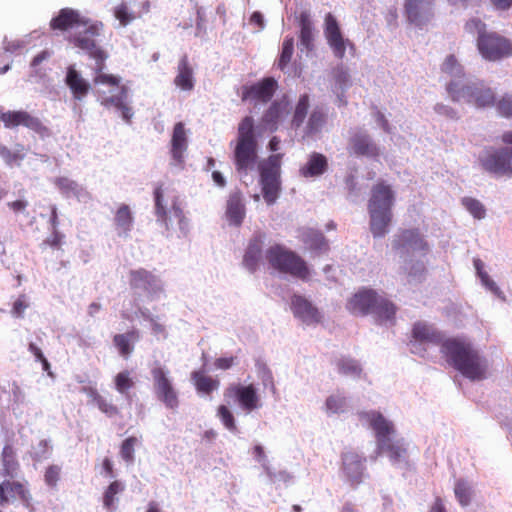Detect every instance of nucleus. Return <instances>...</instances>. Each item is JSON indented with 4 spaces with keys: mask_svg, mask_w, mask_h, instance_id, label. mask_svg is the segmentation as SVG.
Here are the masks:
<instances>
[{
    "mask_svg": "<svg viewBox=\"0 0 512 512\" xmlns=\"http://www.w3.org/2000/svg\"><path fill=\"white\" fill-rule=\"evenodd\" d=\"M411 352L424 356L426 346H440V352L446 362L471 381L486 378L487 363L479 351L469 341L444 335L431 325L417 322L412 328Z\"/></svg>",
    "mask_w": 512,
    "mask_h": 512,
    "instance_id": "1",
    "label": "nucleus"
},
{
    "mask_svg": "<svg viewBox=\"0 0 512 512\" xmlns=\"http://www.w3.org/2000/svg\"><path fill=\"white\" fill-rule=\"evenodd\" d=\"M78 27L85 29L70 35L67 38L69 43L87 54L102 48L97 44V37L101 35L104 28L101 21H93L72 8H62L50 21L52 30L68 31Z\"/></svg>",
    "mask_w": 512,
    "mask_h": 512,
    "instance_id": "2",
    "label": "nucleus"
},
{
    "mask_svg": "<svg viewBox=\"0 0 512 512\" xmlns=\"http://www.w3.org/2000/svg\"><path fill=\"white\" fill-rule=\"evenodd\" d=\"M464 29L469 34H477L476 46L485 60L496 62L512 55V41L498 32L488 31L481 19H469Z\"/></svg>",
    "mask_w": 512,
    "mask_h": 512,
    "instance_id": "3",
    "label": "nucleus"
},
{
    "mask_svg": "<svg viewBox=\"0 0 512 512\" xmlns=\"http://www.w3.org/2000/svg\"><path fill=\"white\" fill-rule=\"evenodd\" d=\"M394 200L395 196L391 186L384 181H380L372 187L368 212L370 231L375 238L384 237L388 233L393 218Z\"/></svg>",
    "mask_w": 512,
    "mask_h": 512,
    "instance_id": "4",
    "label": "nucleus"
},
{
    "mask_svg": "<svg viewBox=\"0 0 512 512\" xmlns=\"http://www.w3.org/2000/svg\"><path fill=\"white\" fill-rule=\"evenodd\" d=\"M265 259L276 272L306 281L310 278L307 262L295 251L282 244H273L265 251Z\"/></svg>",
    "mask_w": 512,
    "mask_h": 512,
    "instance_id": "5",
    "label": "nucleus"
},
{
    "mask_svg": "<svg viewBox=\"0 0 512 512\" xmlns=\"http://www.w3.org/2000/svg\"><path fill=\"white\" fill-rule=\"evenodd\" d=\"M446 91L453 102H466L478 108L493 106L496 101L492 88L482 82L454 79L447 84Z\"/></svg>",
    "mask_w": 512,
    "mask_h": 512,
    "instance_id": "6",
    "label": "nucleus"
},
{
    "mask_svg": "<svg viewBox=\"0 0 512 512\" xmlns=\"http://www.w3.org/2000/svg\"><path fill=\"white\" fill-rule=\"evenodd\" d=\"M257 160V140L254 135V120L244 117L238 126V135L234 149V163L237 171L247 172Z\"/></svg>",
    "mask_w": 512,
    "mask_h": 512,
    "instance_id": "7",
    "label": "nucleus"
},
{
    "mask_svg": "<svg viewBox=\"0 0 512 512\" xmlns=\"http://www.w3.org/2000/svg\"><path fill=\"white\" fill-rule=\"evenodd\" d=\"M283 154H273L259 163L260 185L265 202L274 204L281 190L280 171Z\"/></svg>",
    "mask_w": 512,
    "mask_h": 512,
    "instance_id": "8",
    "label": "nucleus"
},
{
    "mask_svg": "<svg viewBox=\"0 0 512 512\" xmlns=\"http://www.w3.org/2000/svg\"><path fill=\"white\" fill-rule=\"evenodd\" d=\"M154 391L157 399L169 409L179 406L178 392L174 387L170 372L156 362L151 369Z\"/></svg>",
    "mask_w": 512,
    "mask_h": 512,
    "instance_id": "9",
    "label": "nucleus"
},
{
    "mask_svg": "<svg viewBox=\"0 0 512 512\" xmlns=\"http://www.w3.org/2000/svg\"><path fill=\"white\" fill-rule=\"evenodd\" d=\"M483 170L495 176L512 174V147L490 148L479 156Z\"/></svg>",
    "mask_w": 512,
    "mask_h": 512,
    "instance_id": "10",
    "label": "nucleus"
},
{
    "mask_svg": "<svg viewBox=\"0 0 512 512\" xmlns=\"http://www.w3.org/2000/svg\"><path fill=\"white\" fill-rule=\"evenodd\" d=\"M224 397L227 400H234L237 402L247 413L258 409L261 406L260 397L253 384H231L225 389Z\"/></svg>",
    "mask_w": 512,
    "mask_h": 512,
    "instance_id": "11",
    "label": "nucleus"
},
{
    "mask_svg": "<svg viewBox=\"0 0 512 512\" xmlns=\"http://www.w3.org/2000/svg\"><path fill=\"white\" fill-rule=\"evenodd\" d=\"M435 0H405L404 13L407 21L422 28L434 17L433 5Z\"/></svg>",
    "mask_w": 512,
    "mask_h": 512,
    "instance_id": "12",
    "label": "nucleus"
},
{
    "mask_svg": "<svg viewBox=\"0 0 512 512\" xmlns=\"http://www.w3.org/2000/svg\"><path fill=\"white\" fill-rule=\"evenodd\" d=\"M0 120L9 129L22 125L41 135L48 133V128L39 118L23 110L3 112L0 114Z\"/></svg>",
    "mask_w": 512,
    "mask_h": 512,
    "instance_id": "13",
    "label": "nucleus"
},
{
    "mask_svg": "<svg viewBox=\"0 0 512 512\" xmlns=\"http://www.w3.org/2000/svg\"><path fill=\"white\" fill-rule=\"evenodd\" d=\"M277 87L278 84L274 78L266 77L255 84L243 86L241 99L267 103L273 97Z\"/></svg>",
    "mask_w": 512,
    "mask_h": 512,
    "instance_id": "14",
    "label": "nucleus"
},
{
    "mask_svg": "<svg viewBox=\"0 0 512 512\" xmlns=\"http://www.w3.org/2000/svg\"><path fill=\"white\" fill-rule=\"evenodd\" d=\"M341 470L352 487H357L363 479L365 458L355 451H348L341 456Z\"/></svg>",
    "mask_w": 512,
    "mask_h": 512,
    "instance_id": "15",
    "label": "nucleus"
},
{
    "mask_svg": "<svg viewBox=\"0 0 512 512\" xmlns=\"http://www.w3.org/2000/svg\"><path fill=\"white\" fill-rule=\"evenodd\" d=\"M378 293L373 289L361 288L346 303L347 310L356 316L371 314Z\"/></svg>",
    "mask_w": 512,
    "mask_h": 512,
    "instance_id": "16",
    "label": "nucleus"
},
{
    "mask_svg": "<svg viewBox=\"0 0 512 512\" xmlns=\"http://www.w3.org/2000/svg\"><path fill=\"white\" fill-rule=\"evenodd\" d=\"M154 200H155V214L157 216V220L165 225L166 228H168L170 215H172L174 218L178 220V222L181 224L184 220V214L180 207V204L178 202L177 198H174L171 202V207L169 211L167 210V203L164 201V195L163 190L161 186H158L154 190Z\"/></svg>",
    "mask_w": 512,
    "mask_h": 512,
    "instance_id": "17",
    "label": "nucleus"
},
{
    "mask_svg": "<svg viewBox=\"0 0 512 512\" xmlns=\"http://www.w3.org/2000/svg\"><path fill=\"white\" fill-rule=\"evenodd\" d=\"M349 152L358 157L376 158L380 151L370 135L363 131L354 132L349 138Z\"/></svg>",
    "mask_w": 512,
    "mask_h": 512,
    "instance_id": "18",
    "label": "nucleus"
},
{
    "mask_svg": "<svg viewBox=\"0 0 512 512\" xmlns=\"http://www.w3.org/2000/svg\"><path fill=\"white\" fill-rule=\"evenodd\" d=\"M16 498L26 505L30 504L31 494L24 483L10 480L0 483V506H6Z\"/></svg>",
    "mask_w": 512,
    "mask_h": 512,
    "instance_id": "19",
    "label": "nucleus"
},
{
    "mask_svg": "<svg viewBox=\"0 0 512 512\" xmlns=\"http://www.w3.org/2000/svg\"><path fill=\"white\" fill-rule=\"evenodd\" d=\"M324 33L334 55L342 59L346 51L345 40L341 34L336 18L331 13H328L325 17Z\"/></svg>",
    "mask_w": 512,
    "mask_h": 512,
    "instance_id": "20",
    "label": "nucleus"
},
{
    "mask_svg": "<svg viewBox=\"0 0 512 512\" xmlns=\"http://www.w3.org/2000/svg\"><path fill=\"white\" fill-rule=\"evenodd\" d=\"M291 310L295 317L306 324L319 323L321 314L318 309L305 297L294 294L291 298Z\"/></svg>",
    "mask_w": 512,
    "mask_h": 512,
    "instance_id": "21",
    "label": "nucleus"
},
{
    "mask_svg": "<svg viewBox=\"0 0 512 512\" xmlns=\"http://www.w3.org/2000/svg\"><path fill=\"white\" fill-rule=\"evenodd\" d=\"M129 284L133 290H141L148 294L159 290L158 279L150 271L139 268L129 272Z\"/></svg>",
    "mask_w": 512,
    "mask_h": 512,
    "instance_id": "22",
    "label": "nucleus"
},
{
    "mask_svg": "<svg viewBox=\"0 0 512 512\" xmlns=\"http://www.w3.org/2000/svg\"><path fill=\"white\" fill-rule=\"evenodd\" d=\"M392 247L394 250H401L406 247L421 251L428 250V244L418 229L401 230L392 241Z\"/></svg>",
    "mask_w": 512,
    "mask_h": 512,
    "instance_id": "23",
    "label": "nucleus"
},
{
    "mask_svg": "<svg viewBox=\"0 0 512 512\" xmlns=\"http://www.w3.org/2000/svg\"><path fill=\"white\" fill-rule=\"evenodd\" d=\"M360 415L369 421L371 428L375 432L377 444L382 443V440L389 439L390 435L395 431L393 424L385 419L380 412L371 411L361 413Z\"/></svg>",
    "mask_w": 512,
    "mask_h": 512,
    "instance_id": "24",
    "label": "nucleus"
},
{
    "mask_svg": "<svg viewBox=\"0 0 512 512\" xmlns=\"http://www.w3.org/2000/svg\"><path fill=\"white\" fill-rule=\"evenodd\" d=\"M263 242V236L261 234L254 235L249 240L243 256V265L252 273L258 269L262 259Z\"/></svg>",
    "mask_w": 512,
    "mask_h": 512,
    "instance_id": "25",
    "label": "nucleus"
},
{
    "mask_svg": "<svg viewBox=\"0 0 512 512\" xmlns=\"http://www.w3.org/2000/svg\"><path fill=\"white\" fill-rule=\"evenodd\" d=\"M290 113V103L286 98L274 101L263 116V122L276 130L277 125L286 119Z\"/></svg>",
    "mask_w": 512,
    "mask_h": 512,
    "instance_id": "26",
    "label": "nucleus"
},
{
    "mask_svg": "<svg viewBox=\"0 0 512 512\" xmlns=\"http://www.w3.org/2000/svg\"><path fill=\"white\" fill-rule=\"evenodd\" d=\"M82 392L85 393L90 398L91 402L107 417L113 418L121 414L120 408L114 404L112 400L102 396L95 387L85 386L82 388Z\"/></svg>",
    "mask_w": 512,
    "mask_h": 512,
    "instance_id": "27",
    "label": "nucleus"
},
{
    "mask_svg": "<svg viewBox=\"0 0 512 512\" xmlns=\"http://www.w3.org/2000/svg\"><path fill=\"white\" fill-rule=\"evenodd\" d=\"M396 313L397 306L388 298L378 294L377 301L375 302L371 312V314L375 316L376 321L379 323L389 322L393 325L395 323Z\"/></svg>",
    "mask_w": 512,
    "mask_h": 512,
    "instance_id": "28",
    "label": "nucleus"
},
{
    "mask_svg": "<svg viewBox=\"0 0 512 512\" xmlns=\"http://www.w3.org/2000/svg\"><path fill=\"white\" fill-rule=\"evenodd\" d=\"M187 149V137L184 124L178 122L174 125L171 138V155L177 164L183 163L184 153Z\"/></svg>",
    "mask_w": 512,
    "mask_h": 512,
    "instance_id": "29",
    "label": "nucleus"
},
{
    "mask_svg": "<svg viewBox=\"0 0 512 512\" xmlns=\"http://www.w3.org/2000/svg\"><path fill=\"white\" fill-rule=\"evenodd\" d=\"M66 85L72 92L74 99L81 101L89 93V83L74 68L69 67L65 79Z\"/></svg>",
    "mask_w": 512,
    "mask_h": 512,
    "instance_id": "30",
    "label": "nucleus"
},
{
    "mask_svg": "<svg viewBox=\"0 0 512 512\" xmlns=\"http://www.w3.org/2000/svg\"><path fill=\"white\" fill-rule=\"evenodd\" d=\"M378 449L385 453L393 464L407 460L408 452L403 440H393L391 438L382 440L378 444Z\"/></svg>",
    "mask_w": 512,
    "mask_h": 512,
    "instance_id": "31",
    "label": "nucleus"
},
{
    "mask_svg": "<svg viewBox=\"0 0 512 512\" xmlns=\"http://www.w3.org/2000/svg\"><path fill=\"white\" fill-rule=\"evenodd\" d=\"M246 210L239 193H233L229 196L226 206V217L229 224L236 227L241 226L245 218Z\"/></svg>",
    "mask_w": 512,
    "mask_h": 512,
    "instance_id": "32",
    "label": "nucleus"
},
{
    "mask_svg": "<svg viewBox=\"0 0 512 512\" xmlns=\"http://www.w3.org/2000/svg\"><path fill=\"white\" fill-rule=\"evenodd\" d=\"M328 169L326 156L321 153L313 152L307 163L299 170L301 176L305 178L317 177L324 174Z\"/></svg>",
    "mask_w": 512,
    "mask_h": 512,
    "instance_id": "33",
    "label": "nucleus"
},
{
    "mask_svg": "<svg viewBox=\"0 0 512 512\" xmlns=\"http://www.w3.org/2000/svg\"><path fill=\"white\" fill-rule=\"evenodd\" d=\"M302 241L306 247L316 255L325 254L330 249L325 236L321 232L313 229H308L303 232Z\"/></svg>",
    "mask_w": 512,
    "mask_h": 512,
    "instance_id": "34",
    "label": "nucleus"
},
{
    "mask_svg": "<svg viewBox=\"0 0 512 512\" xmlns=\"http://www.w3.org/2000/svg\"><path fill=\"white\" fill-rule=\"evenodd\" d=\"M177 71L174 79L175 85L184 91L192 90L194 87L193 69L187 55H183L179 60Z\"/></svg>",
    "mask_w": 512,
    "mask_h": 512,
    "instance_id": "35",
    "label": "nucleus"
},
{
    "mask_svg": "<svg viewBox=\"0 0 512 512\" xmlns=\"http://www.w3.org/2000/svg\"><path fill=\"white\" fill-rule=\"evenodd\" d=\"M2 475L14 478L20 470V463L17 459L15 448L11 444H6L1 453Z\"/></svg>",
    "mask_w": 512,
    "mask_h": 512,
    "instance_id": "36",
    "label": "nucleus"
},
{
    "mask_svg": "<svg viewBox=\"0 0 512 512\" xmlns=\"http://www.w3.org/2000/svg\"><path fill=\"white\" fill-rule=\"evenodd\" d=\"M114 222L116 229L118 231V234L120 236L127 237L130 233V231L133 228L134 218L131 212V209L126 204H121L114 217Z\"/></svg>",
    "mask_w": 512,
    "mask_h": 512,
    "instance_id": "37",
    "label": "nucleus"
},
{
    "mask_svg": "<svg viewBox=\"0 0 512 512\" xmlns=\"http://www.w3.org/2000/svg\"><path fill=\"white\" fill-rule=\"evenodd\" d=\"M124 491L125 484L120 480H114L107 486L103 493L102 502L108 512H114L117 509V495Z\"/></svg>",
    "mask_w": 512,
    "mask_h": 512,
    "instance_id": "38",
    "label": "nucleus"
},
{
    "mask_svg": "<svg viewBox=\"0 0 512 512\" xmlns=\"http://www.w3.org/2000/svg\"><path fill=\"white\" fill-rule=\"evenodd\" d=\"M139 339V333L137 330H131L124 334H116L113 337V343L118 349L121 356L128 358L133 352L134 347L131 342H135Z\"/></svg>",
    "mask_w": 512,
    "mask_h": 512,
    "instance_id": "39",
    "label": "nucleus"
},
{
    "mask_svg": "<svg viewBox=\"0 0 512 512\" xmlns=\"http://www.w3.org/2000/svg\"><path fill=\"white\" fill-rule=\"evenodd\" d=\"M335 365L338 373L343 376L354 379L362 376L363 369L360 363L354 358L343 356L335 361Z\"/></svg>",
    "mask_w": 512,
    "mask_h": 512,
    "instance_id": "40",
    "label": "nucleus"
},
{
    "mask_svg": "<svg viewBox=\"0 0 512 512\" xmlns=\"http://www.w3.org/2000/svg\"><path fill=\"white\" fill-rule=\"evenodd\" d=\"M191 379L198 392L204 394H210L212 391L218 389L220 382L217 379L205 375L202 371H193Z\"/></svg>",
    "mask_w": 512,
    "mask_h": 512,
    "instance_id": "41",
    "label": "nucleus"
},
{
    "mask_svg": "<svg viewBox=\"0 0 512 512\" xmlns=\"http://www.w3.org/2000/svg\"><path fill=\"white\" fill-rule=\"evenodd\" d=\"M300 27V41L303 46L310 49L313 41L312 21L308 11H302L298 16Z\"/></svg>",
    "mask_w": 512,
    "mask_h": 512,
    "instance_id": "42",
    "label": "nucleus"
},
{
    "mask_svg": "<svg viewBox=\"0 0 512 512\" xmlns=\"http://www.w3.org/2000/svg\"><path fill=\"white\" fill-rule=\"evenodd\" d=\"M309 100L310 99L308 94H303L298 99L291 121V125L295 129L299 128L303 124L307 116Z\"/></svg>",
    "mask_w": 512,
    "mask_h": 512,
    "instance_id": "43",
    "label": "nucleus"
},
{
    "mask_svg": "<svg viewBox=\"0 0 512 512\" xmlns=\"http://www.w3.org/2000/svg\"><path fill=\"white\" fill-rule=\"evenodd\" d=\"M326 122V113L320 107L314 108L307 122V133L314 134L318 132Z\"/></svg>",
    "mask_w": 512,
    "mask_h": 512,
    "instance_id": "44",
    "label": "nucleus"
},
{
    "mask_svg": "<svg viewBox=\"0 0 512 512\" xmlns=\"http://www.w3.org/2000/svg\"><path fill=\"white\" fill-rule=\"evenodd\" d=\"M54 183L66 197L77 196L81 190L78 183L68 177H58L55 179Z\"/></svg>",
    "mask_w": 512,
    "mask_h": 512,
    "instance_id": "45",
    "label": "nucleus"
},
{
    "mask_svg": "<svg viewBox=\"0 0 512 512\" xmlns=\"http://www.w3.org/2000/svg\"><path fill=\"white\" fill-rule=\"evenodd\" d=\"M294 52L293 37H286L282 43V50L279 56L277 66L280 70H284L290 63Z\"/></svg>",
    "mask_w": 512,
    "mask_h": 512,
    "instance_id": "46",
    "label": "nucleus"
},
{
    "mask_svg": "<svg viewBox=\"0 0 512 512\" xmlns=\"http://www.w3.org/2000/svg\"><path fill=\"white\" fill-rule=\"evenodd\" d=\"M138 444V439L135 436L126 438L120 446V456L126 463L134 462L135 446Z\"/></svg>",
    "mask_w": 512,
    "mask_h": 512,
    "instance_id": "47",
    "label": "nucleus"
},
{
    "mask_svg": "<svg viewBox=\"0 0 512 512\" xmlns=\"http://www.w3.org/2000/svg\"><path fill=\"white\" fill-rule=\"evenodd\" d=\"M114 384L116 390L121 394H126L131 388L134 387L135 382L130 376V372L127 370L119 372L114 377Z\"/></svg>",
    "mask_w": 512,
    "mask_h": 512,
    "instance_id": "48",
    "label": "nucleus"
},
{
    "mask_svg": "<svg viewBox=\"0 0 512 512\" xmlns=\"http://www.w3.org/2000/svg\"><path fill=\"white\" fill-rule=\"evenodd\" d=\"M462 205L474 218L483 219L485 217L486 209L479 200L472 197H464L462 199Z\"/></svg>",
    "mask_w": 512,
    "mask_h": 512,
    "instance_id": "49",
    "label": "nucleus"
},
{
    "mask_svg": "<svg viewBox=\"0 0 512 512\" xmlns=\"http://www.w3.org/2000/svg\"><path fill=\"white\" fill-rule=\"evenodd\" d=\"M442 72L451 76H457V79H462L460 76L463 75V68L454 55H449L444 60L441 66Z\"/></svg>",
    "mask_w": 512,
    "mask_h": 512,
    "instance_id": "50",
    "label": "nucleus"
},
{
    "mask_svg": "<svg viewBox=\"0 0 512 512\" xmlns=\"http://www.w3.org/2000/svg\"><path fill=\"white\" fill-rule=\"evenodd\" d=\"M217 416L220 418L225 428L231 432H237L234 416L227 406L220 405L217 409Z\"/></svg>",
    "mask_w": 512,
    "mask_h": 512,
    "instance_id": "51",
    "label": "nucleus"
},
{
    "mask_svg": "<svg viewBox=\"0 0 512 512\" xmlns=\"http://www.w3.org/2000/svg\"><path fill=\"white\" fill-rule=\"evenodd\" d=\"M454 492L457 500L462 506H467L470 503L471 489L466 482L462 480L457 481Z\"/></svg>",
    "mask_w": 512,
    "mask_h": 512,
    "instance_id": "52",
    "label": "nucleus"
},
{
    "mask_svg": "<svg viewBox=\"0 0 512 512\" xmlns=\"http://www.w3.org/2000/svg\"><path fill=\"white\" fill-rule=\"evenodd\" d=\"M90 58L95 61L93 71L95 75H100L103 73V70L106 67V60L108 58V53L103 49H97L96 51L88 54Z\"/></svg>",
    "mask_w": 512,
    "mask_h": 512,
    "instance_id": "53",
    "label": "nucleus"
},
{
    "mask_svg": "<svg viewBox=\"0 0 512 512\" xmlns=\"http://www.w3.org/2000/svg\"><path fill=\"white\" fill-rule=\"evenodd\" d=\"M495 105L501 116L512 118V94H504L497 102L495 101Z\"/></svg>",
    "mask_w": 512,
    "mask_h": 512,
    "instance_id": "54",
    "label": "nucleus"
},
{
    "mask_svg": "<svg viewBox=\"0 0 512 512\" xmlns=\"http://www.w3.org/2000/svg\"><path fill=\"white\" fill-rule=\"evenodd\" d=\"M114 16L119 20L122 26H127L135 19V16L129 12L128 6L125 3H121L115 7Z\"/></svg>",
    "mask_w": 512,
    "mask_h": 512,
    "instance_id": "55",
    "label": "nucleus"
},
{
    "mask_svg": "<svg viewBox=\"0 0 512 512\" xmlns=\"http://www.w3.org/2000/svg\"><path fill=\"white\" fill-rule=\"evenodd\" d=\"M346 406V397L331 395L326 399V408L332 413L344 411Z\"/></svg>",
    "mask_w": 512,
    "mask_h": 512,
    "instance_id": "56",
    "label": "nucleus"
},
{
    "mask_svg": "<svg viewBox=\"0 0 512 512\" xmlns=\"http://www.w3.org/2000/svg\"><path fill=\"white\" fill-rule=\"evenodd\" d=\"M61 468L58 465H50L44 473V481L49 487H56L60 479Z\"/></svg>",
    "mask_w": 512,
    "mask_h": 512,
    "instance_id": "57",
    "label": "nucleus"
},
{
    "mask_svg": "<svg viewBox=\"0 0 512 512\" xmlns=\"http://www.w3.org/2000/svg\"><path fill=\"white\" fill-rule=\"evenodd\" d=\"M28 306L29 302L27 296L22 294L14 301L11 312L15 317L21 318Z\"/></svg>",
    "mask_w": 512,
    "mask_h": 512,
    "instance_id": "58",
    "label": "nucleus"
},
{
    "mask_svg": "<svg viewBox=\"0 0 512 512\" xmlns=\"http://www.w3.org/2000/svg\"><path fill=\"white\" fill-rule=\"evenodd\" d=\"M0 156L8 165H12L13 163L22 160L24 157L19 152H13L8 147L2 144H0Z\"/></svg>",
    "mask_w": 512,
    "mask_h": 512,
    "instance_id": "59",
    "label": "nucleus"
},
{
    "mask_svg": "<svg viewBox=\"0 0 512 512\" xmlns=\"http://www.w3.org/2000/svg\"><path fill=\"white\" fill-rule=\"evenodd\" d=\"M93 82L95 85L102 84L108 86H118L120 84V78L112 74L102 73L100 75H95Z\"/></svg>",
    "mask_w": 512,
    "mask_h": 512,
    "instance_id": "60",
    "label": "nucleus"
},
{
    "mask_svg": "<svg viewBox=\"0 0 512 512\" xmlns=\"http://www.w3.org/2000/svg\"><path fill=\"white\" fill-rule=\"evenodd\" d=\"M28 349L35 356L36 360L42 363L43 370L48 371L50 369V363L45 358L41 349L35 343H30Z\"/></svg>",
    "mask_w": 512,
    "mask_h": 512,
    "instance_id": "61",
    "label": "nucleus"
},
{
    "mask_svg": "<svg viewBox=\"0 0 512 512\" xmlns=\"http://www.w3.org/2000/svg\"><path fill=\"white\" fill-rule=\"evenodd\" d=\"M434 110L437 114L445 116L449 119H457L458 118L456 110H454L452 107H450L448 105L438 103L435 105Z\"/></svg>",
    "mask_w": 512,
    "mask_h": 512,
    "instance_id": "62",
    "label": "nucleus"
},
{
    "mask_svg": "<svg viewBox=\"0 0 512 512\" xmlns=\"http://www.w3.org/2000/svg\"><path fill=\"white\" fill-rule=\"evenodd\" d=\"M29 203L25 199H17L7 203V206L15 213H25Z\"/></svg>",
    "mask_w": 512,
    "mask_h": 512,
    "instance_id": "63",
    "label": "nucleus"
},
{
    "mask_svg": "<svg viewBox=\"0 0 512 512\" xmlns=\"http://www.w3.org/2000/svg\"><path fill=\"white\" fill-rule=\"evenodd\" d=\"M234 362L235 357H220L215 360L214 365L217 369L227 370L233 366Z\"/></svg>",
    "mask_w": 512,
    "mask_h": 512,
    "instance_id": "64",
    "label": "nucleus"
}]
</instances>
